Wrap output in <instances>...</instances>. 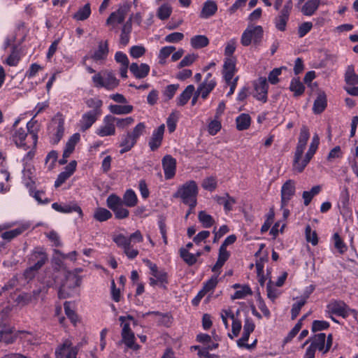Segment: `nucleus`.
<instances>
[{
    "label": "nucleus",
    "mask_w": 358,
    "mask_h": 358,
    "mask_svg": "<svg viewBox=\"0 0 358 358\" xmlns=\"http://www.w3.org/2000/svg\"><path fill=\"white\" fill-rule=\"evenodd\" d=\"M199 187L194 180H188L180 185L174 193L175 198H179L183 203L193 209L197 204Z\"/></svg>",
    "instance_id": "obj_3"
},
{
    "label": "nucleus",
    "mask_w": 358,
    "mask_h": 358,
    "mask_svg": "<svg viewBox=\"0 0 358 358\" xmlns=\"http://www.w3.org/2000/svg\"><path fill=\"white\" fill-rule=\"evenodd\" d=\"M112 213L105 208H96L94 210L93 217L99 222H105L112 217Z\"/></svg>",
    "instance_id": "obj_39"
},
{
    "label": "nucleus",
    "mask_w": 358,
    "mask_h": 358,
    "mask_svg": "<svg viewBox=\"0 0 358 358\" xmlns=\"http://www.w3.org/2000/svg\"><path fill=\"white\" fill-rule=\"evenodd\" d=\"M0 341L6 343H10L13 341L11 329L5 324H0Z\"/></svg>",
    "instance_id": "obj_43"
},
{
    "label": "nucleus",
    "mask_w": 358,
    "mask_h": 358,
    "mask_svg": "<svg viewBox=\"0 0 358 358\" xmlns=\"http://www.w3.org/2000/svg\"><path fill=\"white\" fill-rule=\"evenodd\" d=\"M131 31V17H130L123 25L120 35V41L123 45L128 44L129 34Z\"/></svg>",
    "instance_id": "obj_41"
},
{
    "label": "nucleus",
    "mask_w": 358,
    "mask_h": 358,
    "mask_svg": "<svg viewBox=\"0 0 358 358\" xmlns=\"http://www.w3.org/2000/svg\"><path fill=\"white\" fill-rule=\"evenodd\" d=\"M329 327V323L325 320H314L312 322L311 331L313 332L321 331Z\"/></svg>",
    "instance_id": "obj_64"
},
{
    "label": "nucleus",
    "mask_w": 358,
    "mask_h": 358,
    "mask_svg": "<svg viewBox=\"0 0 358 358\" xmlns=\"http://www.w3.org/2000/svg\"><path fill=\"white\" fill-rule=\"evenodd\" d=\"M198 218L203 227L206 228L210 227L215 222L213 217L207 214L205 211H200L198 215Z\"/></svg>",
    "instance_id": "obj_52"
},
{
    "label": "nucleus",
    "mask_w": 358,
    "mask_h": 358,
    "mask_svg": "<svg viewBox=\"0 0 358 358\" xmlns=\"http://www.w3.org/2000/svg\"><path fill=\"white\" fill-rule=\"evenodd\" d=\"M345 80L348 85H355L358 84V75L355 73L353 66H348L345 74Z\"/></svg>",
    "instance_id": "obj_48"
},
{
    "label": "nucleus",
    "mask_w": 358,
    "mask_h": 358,
    "mask_svg": "<svg viewBox=\"0 0 358 358\" xmlns=\"http://www.w3.org/2000/svg\"><path fill=\"white\" fill-rule=\"evenodd\" d=\"M201 186L203 189L213 192L217 187V179L215 177L210 176L205 178L201 183Z\"/></svg>",
    "instance_id": "obj_55"
},
{
    "label": "nucleus",
    "mask_w": 358,
    "mask_h": 358,
    "mask_svg": "<svg viewBox=\"0 0 358 358\" xmlns=\"http://www.w3.org/2000/svg\"><path fill=\"white\" fill-rule=\"evenodd\" d=\"M327 107V96L324 92H320L314 101L313 110L315 113H321Z\"/></svg>",
    "instance_id": "obj_35"
},
{
    "label": "nucleus",
    "mask_w": 358,
    "mask_h": 358,
    "mask_svg": "<svg viewBox=\"0 0 358 358\" xmlns=\"http://www.w3.org/2000/svg\"><path fill=\"white\" fill-rule=\"evenodd\" d=\"M116 133L114 116L111 115H106L99 125L95 130V134L99 137H106L114 136Z\"/></svg>",
    "instance_id": "obj_10"
},
{
    "label": "nucleus",
    "mask_w": 358,
    "mask_h": 358,
    "mask_svg": "<svg viewBox=\"0 0 358 358\" xmlns=\"http://www.w3.org/2000/svg\"><path fill=\"white\" fill-rule=\"evenodd\" d=\"M306 241L311 243L313 245H316L318 243L317 234L315 231H313L310 225L306 227L305 230Z\"/></svg>",
    "instance_id": "obj_58"
},
{
    "label": "nucleus",
    "mask_w": 358,
    "mask_h": 358,
    "mask_svg": "<svg viewBox=\"0 0 358 358\" xmlns=\"http://www.w3.org/2000/svg\"><path fill=\"white\" fill-rule=\"evenodd\" d=\"M114 122L119 129H124L130 127L134 122V119L132 117L120 118L114 116Z\"/></svg>",
    "instance_id": "obj_51"
},
{
    "label": "nucleus",
    "mask_w": 358,
    "mask_h": 358,
    "mask_svg": "<svg viewBox=\"0 0 358 358\" xmlns=\"http://www.w3.org/2000/svg\"><path fill=\"white\" fill-rule=\"evenodd\" d=\"M91 15V7L89 3L80 8L73 15V18L77 21H84Z\"/></svg>",
    "instance_id": "obj_38"
},
{
    "label": "nucleus",
    "mask_w": 358,
    "mask_h": 358,
    "mask_svg": "<svg viewBox=\"0 0 358 358\" xmlns=\"http://www.w3.org/2000/svg\"><path fill=\"white\" fill-rule=\"evenodd\" d=\"M327 312L335 314L343 318L348 317L350 313H356V310H351L343 301H332L327 306Z\"/></svg>",
    "instance_id": "obj_11"
},
{
    "label": "nucleus",
    "mask_w": 358,
    "mask_h": 358,
    "mask_svg": "<svg viewBox=\"0 0 358 358\" xmlns=\"http://www.w3.org/2000/svg\"><path fill=\"white\" fill-rule=\"evenodd\" d=\"M22 182L30 190L34 187L35 183V169L33 165L24 166L22 170Z\"/></svg>",
    "instance_id": "obj_21"
},
{
    "label": "nucleus",
    "mask_w": 358,
    "mask_h": 358,
    "mask_svg": "<svg viewBox=\"0 0 358 358\" xmlns=\"http://www.w3.org/2000/svg\"><path fill=\"white\" fill-rule=\"evenodd\" d=\"M129 69L136 78H143L150 72V66L146 64L138 65L137 63H132L130 65Z\"/></svg>",
    "instance_id": "obj_23"
},
{
    "label": "nucleus",
    "mask_w": 358,
    "mask_h": 358,
    "mask_svg": "<svg viewBox=\"0 0 358 358\" xmlns=\"http://www.w3.org/2000/svg\"><path fill=\"white\" fill-rule=\"evenodd\" d=\"M80 134L78 133L74 134L70 137L66 143V146L64 150V158H68L70 157L75 149L76 145L80 141Z\"/></svg>",
    "instance_id": "obj_33"
},
{
    "label": "nucleus",
    "mask_w": 358,
    "mask_h": 358,
    "mask_svg": "<svg viewBox=\"0 0 358 358\" xmlns=\"http://www.w3.org/2000/svg\"><path fill=\"white\" fill-rule=\"evenodd\" d=\"M113 241L117 244L118 247L122 249L131 243V240L129 239V237H126L123 234L113 236Z\"/></svg>",
    "instance_id": "obj_62"
},
{
    "label": "nucleus",
    "mask_w": 358,
    "mask_h": 358,
    "mask_svg": "<svg viewBox=\"0 0 358 358\" xmlns=\"http://www.w3.org/2000/svg\"><path fill=\"white\" fill-rule=\"evenodd\" d=\"M138 197L135 192L129 189L123 194L122 199L115 194H110L106 199V205L117 219H125L129 217V211L124 207L132 208L137 205Z\"/></svg>",
    "instance_id": "obj_1"
},
{
    "label": "nucleus",
    "mask_w": 358,
    "mask_h": 358,
    "mask_svg": "<svg viewBox=\"0 0 358 358\" xmlns=\"http://www.w3.org/2000/svg\"><path fill=\"white\" fill-rule=\"evenodd\" d=\"M321 191V187L320 185L314 186L310 191H304L302 194L303 199V203L305 206H308L312 199Z\"/></svg>",
    "instance_id": "obj_46"
},
{
    "label": "nucleus",
    "mask_w": 358,
    "mask_h": 358,
    "mask_svg": "<svg viewBox=\"0 0 358 358\" xmlns=\"http://www.w3.org/2000/svg\"><path fill=\"white\" fill-rule=\"evenodd\" d=\"M308 343H310V345L306 350H310L315 355L317 351L322 355H324L330 350L333 345V335L329 334L327 336L324 333L315 334L306 341L302 348Z\"/></svg>",
    "instance_id": "obj_4"
},
{
    "label": "nucleus",
    "mask_w": 358,
    "mask_h": 358,
    "mask_svg": "<svg viewBox=\"0 0 358 358\" xmlns=\"http://www.w3.org/2000/svg\"><path fill=\"white\" fill-rule=\"evenodd\" d=\"M190 43L194 48L199 49L207 46L209 43V40L204 35H197L191 38Z\"/></svg>",
    "instance_id": "obj_44"
},
{
    "label": "nucleus",
    "mask_w": 358,
    "mask_h": 358,
    "mask_svg": "<svg viewBox=\"0 0 358 358\" xmlns=\"http://www.w3.org/2000/svg\"><path fill=\"white\" fill-rule=\"evenodd\" d=\"M194 91L195 88L193 85H187L184 91L178 96L176 99L177 105L179 106H185L189 101Z\"/></svg>",
    "instance_id": "obj_30"
},
{
    "label": "nucleus",
    "mask_w": 358,
    "mask_h": 358,
    "mask_svg": "<svg viewBox=\"0 0 358 358\" xmlns=\"http://www.w3.org/2000/svg\"><path fill=\"white\" fill-rule=\"evenodd\" d=\"M52 208L55 210H56L57 212L63 213H70L72 212H76L80 215L83 214L82 209L80 208V206H78L76 204H75L73 206H70V205L62 206L61 204H59L58 203H53L52 204Z\"/></svg>",
    "instance_id": "obj_32"
},
{
    "label": "nucleus",
    "mask_w": 358,
    "mask_h": 358,
    "mask_svg": "<svg viewBox=\"0 0 358 358\" xmlns=\"http://www.w3.org/2000/svg\"><path fill=\"white\" fill-rule=\"evenodd\" d=\"M46 261L47 256L43 252L35 250L31 255L29 259L30 264L31 262L34 263V264L30 265V266L33 270L37 272L44 265Z\"/></svg>",
    "instance_id": "obj_22"
},
{
    "label": "nucleus",
    "mask_w": 358,
    "mask_h": 358,
    "mask_svg": "<svg viewBox=\"0 0 358 358\" xmlns=\"http://www.w3.org/2000/svg\"><path fill=\"white\" fill-rule=\"evenodd\" d=\"M180 256L183 260L190 266L196 262V256L194 254L189 252L187 249L180 250Z\"/></svg>",
    "instance_id": "obj_60"
},
{
    "label": "nucleus",
    "mask_w": 358,
    "mask_h": 358,
    "mask_svg": "<svg viewBox=\"0 0 358 358\" xmlns=\"http://www.w3.org/2000/svg\"><path fill=\"white\" fill-rule=\"evenodd\" d=\"M64 117L61 113H57L52 119L48 127L50 135V141L53 144H57L64 134Z\"/></svg>",
    "instance_id": "obj_7"
},
{
    "label": "nucleus",
    "mask_w": 358,
    "mask_h": 358,
    "mask_svg": "<svg viewBox=\"0 0 358 358\" xmlns=\"http://www.w3.org/2000/svg\"><path fill=\"white\" fill-rule=\"evenodd\" d=\"M108 52V41H101L97 48L92 52L90 57L96 63L102 64L107 59Z\"/></svg>",
    "instance_id": "obj_16"
},
{
    "label": "nucleus",
    "mask_w": 358,
    "mask_h": 358,
    "mask_svg": "<svg viewBox=\"0 0 358 358\" xmlns=\"http://www.w3.org/2000/svg\"><path fill=\"white\" fill-rule=\"evenodd\" d=\"M172 7L168 3H164L157 10V16L162 20L168 19L172 13Z\"/></svg>",
    "instance_id": "obj_47"
},
{
    "label": "nucleus",
    "mask_w": 358,
    "mask_h": 358,
    "mask_svg": "<svg viewBox=\"0 0 358 358\" xmlns=\"http://www.w3.org/2000/svg\"><path fill=\"white\" fill-rule=\"evenodd\" d=\"M175 50L176 48L173 46L163 47L159 50L158 55L159 63L162 65H164L166 63V58H168Z\"/></svg>",
    "instance_id": "obj_50"
},
{
    "label": "nucleus",
    "mask_w": 358,
    "mask_h": 358,
    "mask_svg": "<svg viewBox=\"0 0 358 358\" xmlns=\"http://www.w3.org/2000/svg\"><path fill=\"white\" fill-rule=\"evenodd\" d=\"M145 130V124L144 122H139L131 131L128 133L136 140L138 141L139 137L142 136Z\"/></svg>",
    "instance_id": "obj_57"
},
{
    "label": "nucleus",
    "mask_w": 358,
    "mask_h": 358,
    "mask_svg": "<svg viewBox=\"0 0 358 358\" xmlns=\"http://www.w3.org/2000/svg\"><path fill=\"white\" fill-rule=\"evenodd\" d=\"M20 118L15 120L8 132V138L13 143L16 147L27 150L29 146L27 144V138L28 136V130L33 127L32 121L27 124V129L19 127Z\"/></svg>",
    "instance_id": "obj_5"
},
{
    "label": "nucleus",
    "mask_w": 358,
    "mask_h": 358,
    "mask_svg": "<svg viewBox=\"0 0 358 358\" xmlns=\"http://www.w3.org/2000/svg\"><path fill=\"white\" fill-rule=\"evenodd\" d=\"M263 37V29L259 25L250 24L243 31L241 37V43L243 46H248L252 43L258 44Z\"/></svg>",
    "instance_id": "obj_8"
},
{
    "label": "nucleus",
    "mask_w": 358,
    "mask_h": 358,
    "mask_svg": "<svg viewBox=\"0 0 358 358\" xmlns=\"http://www.w3.org/2000/svg\"><path fill=\"white\" fill-rule=\"evenodd\" d=\"M321 3L320 0H308L301 8V13L306 16L313 15Z\"/></svg>",
    "instance_id": "obj_29"
},
{
    "label": "nucleus",
    "mask_w": 358,
    "mask_h": 358,
    "mask_svg": "<svg viewBox=\"0 0 358 358\" xmlns=\"http://www.w3.org/2000/svg\"><path fill=\"white\" fill-rule=\"evenodd\" d=\"M282 294L281 290L278 287L275 286L274 282L271 280L268 281L266 285V295L272 302H275Z\"/></svg>",
    "instance_id": "obj_37"
},
{
    "label": "nucleus",
    "mask_w": 358,
    "mask_h": 358,
    "mask_svg": "<svg viewBox=\"0 0 358 358\" xmlns=\"http://www.w3.org/2000/svg\"><path fill=\"white\" fill-rule=\"evenodd\" d=\"M295 182L293 180H288L282 185L280 191L281 203L282 206H287L289 201L295 194Z\"/></svg>",
    "instance_id": "obj_17"
},
{
    "label": "nucleus",
    "mask_w": 358,
    "mask_h": 358,
    "mask_svg": "<svg viewBox=\"0 0 358 358\" xmlns=\"http://www.w3.org/2000/svg\"><path fill=\"white\" fill-rule=\"evenodd\" d=\"M122 341L127 348L134 350L139 349V345L135 343V336L133 331L121 333Z\"/></svg>",
    "instance_id": "obj_40"
},
{
    "label": "nucleus",
    "mask_w": 358,
    "mask_h": 358,
    "mask_svg": "<svg viewBox=\"0 0 358 358\" xmlns=\"http://www.w3.org/2000/svg\"><path fill=\"white\" fill-rule=\"evenodd\" d=\"M29 224L28 223L21 224L18 227H17L15 229L3 232L1 234V238L7 241H10L14 238L17 237V236L20 235L22 232L29 229Z\"/></svg>",
    "instance_id": "obj_31"
},
{
    "label": "nucleus",
    "mask_w": 358,
    "mask_h": 358,
    "mask_svg": "<svg viewBox=\"0 0 358 358\" xmlns=\"http://www.w3.org/2000/svg\"><path fill=\"white\" fill-rule=\"evenodd\" d=\"M236 58L235 57H225L224 60L222 74L226 83H230L237 71Z\"/></svg>",
    "instance_id": "obj_15"
},
{
    "label": "nucleus",
    "mask_w": 358,
    "mask_h": 358,
    "mask_svg": "<svg viewBox=\"0 0 358 358\" xmlns=\"http://www.w3.org/2000/svg\"><path fill=\"white\" fill-rule=\"evenodd\" d=\"M235 314L233 313L231 308H228L226 309H222L220 312V317L222 318V322L224 324V327L227 329L229 328V324L228 322V320L230 319L232 320Z\"/></svg>",
    "instance_id": "obj_59"
},
{
    "label": "nucleus",
    "mask_w": 358,
    "mask_h": 358,
    "mask_svg": "<svg viewBox=\"0 0 358 358\" xmlns=\"http://www.w3.org/2000/svg\"><path fill=\"white\" fill-rule=\"evenodd\" d=\"M221 128L222 124L220 118L215 117V118L208 123V131L210 135L214 136L220 131Z\"/></svg>",
    "instance_id": "obj_53"
},
{
    "label": "nucleus",
    "mask_w": 358,
    "mask_h": 358,
    "mask_svg": "<svg viewBox=\"0 0 358 358\" xmlns=\"http://www.w3.org/2000/svg\"><path fill=\"white\" fill-rule=\"evenodd\" d=\"M110 112L114 115H127L131 113L134 107L131 105H117L111 104L108 106Z\"/></svg>",
    "instance_id": "obj_34"
},
{
    "label": "nucleus",
    "mask_w": 358,
    "mask_h": 358,
    "mask_svg": "<svg viewBox=\"0 0 358 358\" xmlns=\"http://www.w3.org/2000/svg\"><path fill=\"white\" fill-rule=\"evenodd\" d=\"M178 120V113L176 112L171 113L167 118L166 124L170 133H172L175 131Z\"/></svg>",
    "instance_id": "obj_63"
},
{
    "label": "nucleus",
    "mask_w": 358,
    "mask_h": 358,
    "mask_svg": "<svg viewBox=\"0 0 358 358\" xmlns=\"http://www.w3.org/2000/svg\"><path fill=\"white\" fill-rule=\"evenodd\" d=\"M332 238L334 241V247L338 250V252L341 254H343L347 251V249H348L347 245L343 242V241L341 239V236H339V234L338 233H335L333 235Z\"/></svg>",
    "instance_id": "obj_54"
},
{
    "label": "nucleus",
    "mask_w": 358,
    "mask_h": 358,
    "mask_svg": "<svg viewBox=\"0 0 358 358\" xmlns=\"http://www.w3.org/2000/svg\"><path fill=\"white\" fill-rule=\"evenodd\" d=\"M255 94L254 96L258 101L263 103L267 101V94L268 90V85L266 78H259L254 84Z\"/></svg>",
    "instance_id": "obj_14"
},
{
    "label": "nucleus",
    "mask_w": 358,
    "mask_h": 358,
    "mask_svg": "<svg viewBox=\"0 0 358 358\" xmlns=\"http://www.w3.org/2000/svg\"><path fill=\"white\" fill-rule=\"evenodd\" d=\"M121 322V326L122 327V333H127L132 331L131 329V325L134 326L136 324V321L131 316H120L119 318Z\"/></svg>",
    "instance_id": "obj_49"
},
{
    "label": "nucleus",
    "mask_w": 358,
    "mask_h": 358,
    "mask_svg": "<svg viewBox=\"0 0 358 358\" xmlns=\"http://www.w3.org/2000/svg\"><path fill=\"white\" fill-rule=\"evenodd\" d=\"M99 116L90 111L84 113L78 122L80 130L85 131L89 129L96 122Z\"/></svg>",
    "instance_id": "obj_19"
},
{
    "label": "nucleus",
    "mask_w": 358,
    "mask_h": 358,
    "mask_svg": "<svg viewBox=\"0 0 358 358\" xmlns=\"http://www.w3.org/2000/svg\"><path fill=\"white\" fill-rule=\"evenodd\" d=\"M144 262L150 271V285L151 286L158 285L162 287H166V285L168 283L167 273L164 270L158 269L157 265L148 259Z\"/></svg>",
    "instance_id": "obj_9"
},
{
    "label": "nucleus",
    "mask_w": 358,
    "mask_h": 358,
    "mask_svg": "<svg viewBox=\"0 0 358 358\" xmlns=\"http://www.w3.org/2000/svg\"><path fill=\"white\" fill-rule=\"evenodd\" d=\"M136 142L137 141H136L128 132L123 135L120 143V147L122 148L120 150V154L129 151L135 145Z\"/></svg>",
    "instance_id": "obj_27"
},
{
    "label": "nucleus",
    "mask_w": 358,
    "mask_h": 358,
    "mask_svg": "<svg viewBox=\"0 0 358 358\" xmlns=\"http://www.w3.org/2000/svg\"><path fill=\"white\" fill-rule=\"evenodd\" d=\"M217 10V6L215 1L212 0L206 1L203 6L200 13V17L208 19L215 14Z\"/></svg>",
    "instance_id": "obj_24"
},
{
    "label": "nucleus",
    "mask_w": 358,
    "mask_h": 358,
    "mask_svg": "<svg viewBox=\"0 0 358 358\" xmlns=\"http://www.w3.org/2000/svg\"><path fill=\"white\" fill-rule=\"evenodd\" d=\"M237 41L236 39L233 38L229 40L225 45L224 55L226 57H233V54L236 48Z\"/></svg>",
    "instance_id": "obj_61"
},
{
    "label": "nucleus",
    "mask_w": 358,
    "mask_h": 358,
    "mask_svg": "<svg viewBox=\"0 0 358 358\" xmlns=\"http://www.w3.org/2000/svg\"><path fill=\"white\" fill-rule=\"evenodd\" d=\"M78 350L73 347L70 340L64 341L55 351L56 358H76Z\"/></svg>",
    "instance_id": "obj_13"
},
{
    "label": "nucleus",
    "mask_w": 358,
    "mask_h": 358,
    "mask_svg": "<svg viewBox=\"0 0 358 358\" xmlns=\"http://www.w3.org/2000/svg\"><path fill=\"white\" fill-rule=\"evenodd\" d=\"M164 177L170 180L174 177L176 171V160L169 155H165L162 160Z\"/></svg>",
    "instance_id": "obj_18"
},
{
    "label": "nucleus",
    "mask_w": 358,
    "mask_h": 358,
    "mask_svg": "<svg viewBox=\"0 0 358 358\" xmlns=\"http://www.w3.org/2000/svg\"><path fill=\"white\" fill-rule=\"evenodd\" d=\"M29 190V194L33 196L39 204H47L50 200L45 196V193L43 191H34L33 187Z\"/></svg>",
    "instance_id": "obj_56"
},
{
    "label": "nucleus",
    "mask_w": 358,
    "mask_h": 358,
    "mask_svg": "<svg viewBox=\"0 0 358 358\" xmlns=\"http://www.w3.org/2000/svg\"><path fill=\"white\" fill-rule=\"evenodd\" d=\"M252 291L251 288L247 285H243V286L231 296L232 300L245 299L248 296H251Z\"/></svg>",
    "instance_id": "obj_45"
},
{
    "label": "nucleus",
    "mask_w": 358,
    "mask_h": 358,
    "mask_svg": "<svg viewBox=\"0 0 358 358\" xmlns=\"http://www.w3.org/2000/svg\"><path fill=\"white\" fill-rule=\"evenodd\" d=\"M216 84L215 80L203 81L197 88L198 94H201V98L206 99Z\"/></svg>",
    "instance_id": "obj_26"
},
{
    "label": "nucleus",
    "mask_w": 358,
    "mask_h": 358,
    "mask_svg": "<svg viewBox=\"0 0 358 358\" xmlns=\"http://www.w3.org/2000/svg\"><path fill=\"white\" fill-rule=\"evenodd\" d=\"M236 128L239 131L247 129L251 123V118L248 114L242 113L236 119Z\"/></svg>",
    "instance_id": "obj_42"
},
{
    "label": "nucleus",
    "mask_w": 358,
    "mask_h": 358,
    "mask_svg": "<svg viewBox=\"0 0 358 358\" xmlns=\"http://www.w3.org/2000/svg\"><path fill=\"white\" fill-rule=\"evenodd\" d=\"M289 90L293 93L294 97H299L303 94L306 87L299 78H293L289 86Z\"/></svg>",
    "instance_id": "obj_25"
},
{
    "label": "nucleus",
    "mask_w": 358,
    "mask_h": 358,
    "mask_svg": "<svg viewBox=\"0 0 358 358\" xmlns=\"http://www.w3.org/2000/svg\"><path fill=\"white\" fill-rule=\"evenodd\" d=\"M92 79L96 87H104L108 90H112L119 85V80L109 71L96 73Z\"/></svg>",
    "instance_id": "obj_6"
},
{
    "label": "nucleus",
    "mask_w": 358,
    "mask_h": 358,
    "mask_svg": "<svg viewBox=\"0 0 358 358\" xmlns=\"http://www.w3.org/2000/svg\"><path fill=\"white\" fill-rule=\"evenodd\" d=\"M218 283V274L211 276V278L204 283L203 289L198 293L197 297L201 299L206 294L212 292Z\"/></svg>",
    "instance_id": "obj_28"
},
{
    "label": "nucleus",
    "mask_w": 358,
    "mask_h": 358,
    "mask_svg": "<svg viewBox=\"0 0 358 358\" xmlns=\"http://www.w3.org/2000/svg\"><path fill=\"white\" fill-rule=\"evenodd\" d=\"M130 9V6L124 3L119 6L118 9L113 12L106 20V24L115 28L117 24L124 22Z\"/></svg>",
    "instance_id": "obj_12"
},
{
    "label": "nucleus",
    "mask_w": 358,
    "mask_h": 358,
    "mask_svg": "<svg viewBox=\"0 0 358 358\" xmlns=\"http://www.w3.org/2000/svg\"><path fill=\"white\" fill-rule=\"evenodd\" d=\"M85 103L87 106L92 110H89L90 112L94 113L98 115H101L102 114L101 107L103 106V101L98 98H90L88 99Z\"/></svg>",
    "instance_id": "obj_36"
},
{
    "label": "nucleus",
    "mask_w": 358,
    "mask_h": 358,
    "mask_svg": "<svg viewBox=\"0 0 358 358\" xmlns=\"http://www.w3.org/2000/svg\"><path fill=\"white\" fill-rule=\"evenodd\" d=\"M164 130L165 125L162 124L153 131L148 143L149 147L152 151L156 150L161 145L163 140Z\"/></svg>",
    "instance_id": "obj_20"
},
{
    "label": "nucleus",
    "mask_w": 358,
    "mask_h": 358,
    "mask_svg": "<svg viewBox=\"0 0 358 358\" xmlns=\"http://www.w3.org/2000/svg\"><path fill=\"white\" fill-rule=\"evenodd\" d=\"M319 144L320 138L318 135L315 134L313 136L308 152L306 153L304 158L302 159V155L306 148L307 143L298 141L294 156L293 170L294 171H296L297 173H301L304 170L306 166L308 165L316 152Z\"/></svg>",
    "instance_id": "obj_2"
}]
</instances>
